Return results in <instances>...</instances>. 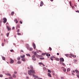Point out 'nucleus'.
<instances>
[{
  "label": "nucleus",
  "instance_id": "1",
  "mask_svg": "<svg viewBox=\"0 0 79 79\" xmlns=\"http://www.w3.org/2000/svg\"><path fill=\"white\" fill-rule=\"evenodd\" d=\"M28 74L30 76H32L34 77H36L37 78V76H36L34 75V74H35V70H28Z\"/></svg>",
  "mask_w": 79,
  "mask_h": 79
},
{
  "label": "nucleus",
  "instance_id": "2",
  "mask_svg": "<svg viewBox=\"0 0 79 79\" xmlns=\"http://www.w3.org/2000/svg\"><path fill=\"white\" fill-rule=\"evenodd\" d=\"M4 23H6L7 21V19L6 18H4L3 19Z\"/></svg>",
  "mask_w": 79,
  "mask_h": 79
},
{
  "label": "nucleus",
  "instance_id": "3",
  "mask_svg": "<svg viewBox=\"0 0 79 79\" xmlns=\"http://www.w3.org/2000/svg\"><path fill=\"white\" fill-rule=\"evenodd\" d=\"M32 44L34 49H35L36 48V47L35 46V44H34V43H33Z\"/></svg>",
  "mask_w": 79,
  "mask_h": 79
},
{
  "label": "nucleus",
  "instance_id": "4",
  "mask_svg": "<svg viewBox=\"0 0 79 79\" xmlns=\"http://www.w3.org/2000/svg\"><path fill=\"white\" fill-rule=\"evenodd\" d=\"M35 55L32 56V60L34 61H35Z\"/></svg>",
  "mask_w": 79,
  "mask_h": 79
},
{
  "label": "nucleus",
  "instance_id": "5",
  "mask_svg": "<svg viewBox=\"0 0 79 79\" xmlns=\"http://www.w3.org/2000/svg\"><path fill=\"white\" fill-rule=\"evenodd\" d=\"M44 5V2H43L41 1L40 3V6H42Z\"/></svg>",
  "mask_w": 79,
  "mask_h": 79
},
{
  "label": "nucleus",
  "instance_id": "6",
  "mask_svg": "<svg viewBox=\"0 0 79 79\" xmlns=\"http://www.w3.org/2000/svg\"><path fill=\"white\" fill-rule=\"evenodd\" d=\"M26 46H27V48L28 50H29V45L28 44H26Z\"/></svg>",
  "mask_w": 79,
  "mask_h": 79
},
{
  "label": "nucleus",
  "instance_id": "7",
  "mask_svg": "<svg viewBox=\"0 0 79 79\" xmlns=\"http://www.w3.org/2000/svg\"><path fill=\"white\" fill-rule=\"evenodd\" d=\"M60 61H62V62L64 61V59L63 58H60Z\"/></svg>",
  "mask_w": 79,
  "mask_h": 79
},
{
  "label": "nucleus",
  "instance_id": "8",
  "mask_svg": "<svg viewBox=\"0 0 79 79\" xmlns=\"http://www.w3.org/2000/svg\"><path fill=\"white\" fill-rule=\"evenodd\" d=\"M13 63H14V60H12V59H10V63L12 64Z\"/></svg>",
  "mask_w": 79,
  "mask_h": 79
},
{
  "label": "nucleus",
  "instance_id": "9",
  "mask_svg": "<svg viewBox=\"0 0 79 79\" xmlns=\"http://www.w3.org/2000/svg\"><path fill=\"white\" fill-rule=\"evenodd\" d=\"M71 56H73V58H76V56L75 55H73V54H70Z\"/></svg>",
  "mask_w": 79,
  "mask_h": 79
},
{
  "label": "nucleus",
  "instance_id": "10",
  "mask_svg": "<svg viewBox=\"0 0 79 79\" xmlns=\"http://www.w3.org/2000/svg\"><path fill=\"white\" fill-rule=\"evenodd\" d=\"M75 72H76V73H77V74H79V71H78L77 70V69H76L75 70Z\"/></svg>",
  "mask_w": 79,
  "mask_h": 79
},
{
  "label": "nucleus",
  "instance_id": "11",
  "mask_svg": "<svg viewBox=\"0 0 79 79\" xmlns=\"http://www.w3.org/2000/svg\"><path fill=\"white\" fill-rule=\"evenodd\" d=\"M2 58L3 60H4V61H5V57L3 56H2Z\"/></svg>",
  "mask_w": 79,
  "mask_h": 79
},
{
  "label": "nucleus",
  "instance_id": "12",
  "mask_svg": "<svg viewBox=\"0 0 79 79\" xmlns=\"http://www.w3.org/2000/svg\"><path fill=\"white\" fill-rule=\"evenodd\" d=\"M20 57L21 58H24V57H25V55H23V56H20Z\"/></svg>",
  "mask_w": 79,
  "mask_h": 79
},
{
  "label": "nucleus",
  "instance_id": "13",
  "mask_svg": "<svg viewBox=\"0 0 79 79\" xmlns=\"http://www.w3.org/2000/svg\"><path fill=\"white\" fill-rule=\"evenodd\" d=\"M7 28L8 29V31H10V30H11V28L9 27H7Z\"/></svg>",
  "mask_w": 79,
  "mask_h": 79
},
{
  "label": "nucleus",
  "instance_id": "14",
  "mask_svg": "<svg viewBox=\"0 0 79 79\" xmlns=\"http://www.w3.org/2000/svg\"><path fill=\"white\" fill-rule=\"evenodd\" d=\"M48 75L49 77H52V75H51V74L49 73H48Z\"/></svg>",
  "mask_w": 79,
  "mask_h": 79
},
{
  "label": "nucleus",
  "instance_id": "15",
  "mask_svg": "<svg viewBox=\"0 0 79 79\" xmlns=\"http://www.w3.org/2000/svg\"><path fill=\"white\" fill-rule=\"evenodd\" d=\"M22 61H26V60H25V59L24 58H22Z\"/></svg>",
  "mask_w": 79,
  "mask_h": 79
},
{
  "label": "nucleus",
  "instance_id": "16",
  "mask_svg": "<svg viewBox=\"0 0 79 79\" xmlns=\"http://www.w3.org/2000/svg\"><path fill=\"white\" fill-rule=\"evenodd\" d=\"M7 76H11V74L10 73H7L6 74Z\"/></svg>",
  "mask_w": 79,
  "mask_h": 79
},
{
  "label": "nucleus",
  "instance_id": "17",
  "mask_svg": "<svg viewBox=\"0 0 79 79\" xmlns=\"http://www.w3.org/2000/svg\"><path fill=\"white\" fill-rule=\"evenodd\" d=\"M13 77H15V78H16V75H15V74H13Z\"/></svg>",
  "mask_w": 79,
  "mask_h": 79
},
{
  "label": "nucleus",
  "instance_id": "18",
  "mask_svg": "<svg viewBox=\"0 0 79 79\" xmlns=\"http://www.w3.org/2000/svg\"><path fill=\"white\" fill-rule=\"evenodd\" d=\"M33 53H34V55H37V52H32Z\"/></svg>",
  "mask_w": 79,
  "mask_h": 79
},
{
  "label": "nucleus",
  "instance_id": "19",
  "mask_svg": "<svg viewBox=\"0 0 79 79\" xmlns=\"http://www.w3.org/2000/svg\"><path fill=\"white\" fill-rule=\"evenodd\" d=\"M18 64H21V62L19 61L17 62Z\"/></svg>",
  "mask_w": 79,
  "mask_h": 79
},
{
  "label": "nucleus",
  "instance_id": "20",
  "mask_svg": "<svg viewBox=\"0 0 79 79\" xmlns=\"http://www.w3.org/2000/svg\"><path fill=\"white\" fill-rule=\"evenodd\" d=\"M15 21H16V24H17V23H18V21L17 20V19H15Z\"/></svg>",
  "mask_w": 79,
  "mask_h": 79
},
{
  "label": "nucleus",
  "instance_id": "21",
  "mask_svg": "<svg viewBox=\"0 0 79 79\" xmlns=\"http://www.w3.org/2000/svg\"><path fill=\"white\" fill-rule=\"evenodd\" d=\"M33 50V49L32 48H29V50L30 51H32Z\"/></svg>",
  "mask_w": 79,
  "mask_h": 79
},
{
  "label": "nucleus",
  "instance_id": "22",
  "mask_svg": "<svg viewBox=\"0 0 79 79\" xmlns=\"http://www.w3.org/2000/svg\"><path fill=\"white\" fill-rule=\"evenodd\" d=\"M56 61H59L60 60V59H59V58H56Z\"/></svg>",
  "mask_w": 79,
  "mask_h": 79
},
{
  "label": "nucleus",
  "instance_id": "23",
  "mask_svg": "<svg viewBox=\"0 0 79 79\" xmlns=\"http://www.w3.org/2000/svg\"><path fill=\"white\" fill-rule=\"evenodd\" d=\"M20 59H21V58L20 57H18L17 58L18 60H20Z\"/></svg>",
  "mask_w": 79,
  "mask_h": 79
},
{
  "label": "nucleus",
  "instance_id": "24",
  "mask_svg": "<svg viewBox=\"0 0 79 79\" xmlns=\"http://www.w3.org/2000/svg\"><path fill=\"white\" fill-rule=\"evenodd\" d=\"M30 68L31 69V70H33V67H32V66H30Z\"/></svg>",
  "mask_w": 79,
  "mask_h": 79
},
{
  "label": "nucleus",
  "instance_id": "25",
  "mask_svg": "<svg viewBox=\"0 0 79 79\" xmlns=\"http://www.w3.org/2000/svg\"><path fill=\"white\" fill-rule=\"evenodd\" d=\"M26 55L28 56H31V55H30V54H27Z\"/></svg>",
  "mask_w": 79,
  "mask_h": 79
},
{
  "label": "nucleus",
  "instance_id": "26",
  "mask_svg": "<svg viewBox=\"0 0 79 79\" xmlns=\"http://www.w3.org/2000/svg\"><path fill=\"white\" fill-rule=\"evenodd\" d=\"M65 56H67V57H68V56H69V54H65Z\"/></svg>",
  "mask_w": 79,
  "mask_h": 79
},
{
  "label": "nucleus",
  "instance_id": "27",
  "mask_svg": "<svg viewBox=\"0 0 79 79\" xmlns=\"http://www.w3.org/2000/svg\"><path fill=\"white\" fill-rule=\"evenodd\" d=\"M17 35H21V34L19 33H17Z\"/></svg>",
  "mask_w": 79,
  "mask_h": 79
},
{
  "label": "nucleus",
  "instance_id": "28",
  "mask_svg": "<svg viewBox=\"0 0 79 79\" xmlns=\"http://www.w3.org/2000/svg\"><path fill=\"white\" fill-rule=\"evenodd\" d=\"M49 50L50 51H52V48L51 47H50L49 48Z\"/></svg>",
  "mask_w": 79,
  "mask_h": 79
},
{
  "label": "nucleus",
  "instance_id": "29",
  "mask_svg": "<svg viewBox=\"0 0 79 79\" xmlns=\"http://www.w3.org/2000/svg\"><path fill=\"white\" fill-rule=\"evenodd\" d=\"M36 78H37L38 79H42V78H41L39 77H38V76L36 77Z\"/></svg>",
  "mask_w": 79,
  "mask_h": 79
},
{
  "label": "nucleus",
  "instance_id": "30",
  "mask_svg": "<svg viewBox=\"0 0 79 79\" xmlns=\"http://www.w3.org/2000/svg\"><path fill=\"white\" fill-rule=\"evenodd\" d=\"M70 70H71V69H70L69 68H68L67 69V71H70Z\"/></svg>",
  "mask_w": 79,
  "mask_h": 79
},
{
  "label": "nucleus",
  "instance_id": "31",
  "mask_svg": "<svg viewBox=\"0 0 79 79\" xmlns=\"http://www.w3.org/2000/svg\"><path fill=\"white\" fill-rule=\"evenodd\" d=\"M46 53H42V55H45Z\"/></svg>",
  "mask_w": 79,
  "mask_h": 79
},
{
  "label": "nucleus",
  "instance_id": "32",
  "mask_svg": "<svg viewBox=\"0 0 79 79\" xmlns=\"http://www.w3.org/2000/svg\"><path fill=\"white\" fill-rule=\"evenodd\" d=\"M40 60H44V57H42V58H40Z\"/></svg>",
  "mask_w": 79,
  "mask_h": 79
},
{
  "label": "nucleus",
  "instance_id": "33",
  "mask_svg": "<svg viewBox=\"0 0 79 79\" xmlns=\"http://www.w3.org/2000/svg\"><path fill=\"white\" fill-rule=\"evenodd\" d=\"M10 52H14V51L12 49L10 50Z\"/></svg>",
  "mask_w": 79,
  "mask_h": 79
},
{
  "label": "nucleus",
  "instance_id": "34",
  "mask_svg": "<svg viewBox=\"0 0 79 79\" xmlns=\"http://www.w3.org/2000/svg\"><path fill=\"white\" fill-rule=\"evenodd\" d=\"M11 15H14V12H11Z\"/></svg>",
  "mask_w": 79,
  "mask_h": 79
},
{
  "label": "nucleus",
  "instance_id": "35",
  "mask_svg": "<svg viewBox=\"0 0 79 79\" xmlns=\"http://www.w3.org/2000/svg\"><path fill=\"white\" fill-rule=\"evenodd\" d=\"M62 64L64 66H65V64H64V63L62 62Z\"/></svg>",
  "mask_w": 79,
  "mask_h": 79
},
{
  "label": "nucleus",
  "instance_id": "36",
  "mask_svg": "<svg viewBox=\"0 0 79 79\" xmlns=\"http://www.w3.org/2000/svg\"><path fill=\"white\" fill-rule=\"evenodd\" d=\"M50 59H51V60H52V61H53V58L52 57H51L50 58Z\"/></svg>",
  "mask_w": 79,
  "mask_h": 79
},
{
  "label": "nucleus",
  "instance_id": "37",
  "mask_svg": "<svg viewBox=\"0 0 79 79\" xmlns=\"http://www.w3.org/2000/svg\"><path fill=\"white\" fill-rule=\"evenodd\" d=\"M48 73H51V71L50 70H48Z\"/></svg>",
  "mask_w": 79,
  "mask_h": 79
},
{
  "label": "nucleus",
  "instance_id": "38",
  "mask_svg": "<svg viewBox=\"0 0 79 79\" xmlns=\"http://www.w3.org/2000/svg\"><path fill=\"white\" fill-rule=\"evenodd\" d=\"M43 64L42 62H40L39 63V64Z\"/></svg>",
  "mask_w": 79,
  "mask_h": 79
},
{
  "label": "nucleus",
  "instance_id": "39",
  "mask_svg": "<svg viewBox=\"0 0 79 79\" xmlns=\"http://www.w3.org/2000/svg\"><path fill=\"white\" fill-rule=\"evenodd\" d=\"M63 71H64V72H66V69H63Z\"/></svg>",
  "mask_w": 79,
  "mask_h": 79
},
{
  "label": "nucleus",
  "instance_id": "40",
  "mask_svg": "<svg viewBox=\"0 0 79 79\" xmlns=\"http://www.w3.org/2000/svg\"><path fill=\"white\" fill-rule=\"evenodd\" d=\"M60 78H61L62 79H64V77H60Z\"/></svg>",
  "mask_w": 79,
  "mask_h": 79
},
{
  "label": "nucleus",
  "instance_id": "41",
  "mask_svg": "<svg viewBox=\"0 0 79 79\" xmlns=\"http://www.w3.org/2000/svg\"><path fill=\"white\" fill-rule=\"evenodd\" d=\"M9 79H13V77H9Z\"/></svg>",
  "mask_w": 79,
  "mask_h": 79
},
{
  "label": "nucleus",
  "instance_id": "42",
  "mask_svg": "<svg viewBox=\"0 0 79 79\" xmlns=\"http://www.w3.org/2000/svg\"><path fill=\"white\" fill-rule=\"evenodd\" d=\"M9 34H10V33H7V37H8L9 36Z\"/></svg>",
  "mask_w": 79,
  "mask_h": 79
},
{
  "label": "nucleus",
  "instance_id": "43",
  "mask_svg": "<svg viewBox=\"0 0 79 79\" xmlns=\"http://www.w3.org/2000/svg\"><path fill=\"white\" fill-rule=\"evenodd\" d=\"M36 57H39V55H36Z\"/></svg>",
  "mask_w": 79,
  "mask_h": 79
},
{
  "label": "nucleus",
  "instance_id": "44",
  "mask_svg": "<svg viewBox=\"0 0 79 79\" xmlns=\"http://www.w3.org/2000/svg\"><path fill=\"white\" fill-rule=\"evenodd\" d=\"M17 32H19V30L18 29Z\"/></svg>",
  "mask_w": 79,
  "mask_h": 79
},
{
  "label": "nucleus",
  "instance_id": "45",
  "mask_svg": "<svg viewBox=\"0 0 79 79\" xmlns=\"http://www.w3.org/2000/svg\"><path fill=\"white\" fill-rule=\"evenodd\" d=\"M49 53H47V54H46V55L47 56H49Z\"/></svg>",
  "mask_w": 79,
  "mask_h": 79
},
{
  "label": "nucleus",
  "instance_id": "46",
  "mask_svg": "<svg viewBox=\"0 0 79 79\" xmlns=\"http://www.w3.org/2000/svg\"><path fill=\"white\" fill-rule=\"evenodd\" d=\"M3 75H0V77H2Z\"/></svg>",
  "mask_w": 79,
  "mask_h": 79
},
{
  "label": "nucleus",
  "instance_id": "47",
  "mask_svg": "<svg viewBox=\"0 0 79 79\" xmlns=\"http://www.w3.org/2000/svg\"><path fill=\"white\" fill-rule=\"evenodd\" d=\"M20 24H23V22H22L21 21H20Z\"/></svg>",
  "mask_w": 79,
  "mask_h": 79
},
{
  "label": "nucleus",
  "instance_id": "48",
  "mask_svg": "<svg viewBox=\"0 0 79 79\" xmlns=\"http://www.w3.org/2000/svg\"><path fill=\"white\" fill-rule=\"evenodd\" d=\"M72 75H73V76H75V74H74V73H72Z\"/></svg>",
  "mask_w": 79,
  "mask_h": 79
},
{
  "label": "nucleus",
  "instance_id": "49",
  "mask_svg": "<svg viewBox=\"0 0 79 79\" xmlns=\"http://www.w3.org/2000/svg\"><path fill=\"white\" fill-rule=\"evenodd\" d=\"M76 12H77V13H79V11L78 10H77Z\"/></svg>",
  "mask_w": 79,
  "mask_h": 79
},
{
  "label": "nucleus",
  "instance_id": "50",
  "mask_svg": "<svg viewBox=\"0 0 79 79\" xmlns=\"http://www.w3.org/2000/svg\"><path fill=\"white\" fill-rule=\"evenodd\" d=\"M39 57H43V56L42 55H39Z\"/></svg>",
  "mask_w": 79,
  "mask_h": 79
},
{
  "label": "nucleus",
  "instance_id": "51",
  "mask_svg": "<svg viewBox=\"0 0 79 79\" xmlns=\"http://www.w3.org/2000/svg\"><path fill=\"white\" fill-rule=\"evenodd\" d=\"M77 77H78V78H79V74H77Z\"/></svg>",
  "mask_w": 79,
  "mask_h": 79
},
{
  "label": "nucleus",
  "instance_id": "52",
  "mask_svg": "<svg viewBox=\"0 0 79 79\" xmlns=\"http://www.w3.org/2000/svg\"><path fill=\"white\" fill-rule=\"evenodd\" d=\"M2 45L3 46H4V43H2Z\"/></svg>",
  "mask_w": 79,
  "mask_h": 79
},
{
  "label": "nucleus",
  "instance_id": "53",
  "mask_svg": "<svg viewBox=\"0 0 79 79\" xmlns=\"http://www.w3.org/2000/svg\"><path fill=\"white\" fill-rule=\"evenodd\" d=\"M14 73H15V74H17V72H16V71H15V72H14Z\"/></svg>",
  "mask_w": 79,
  "mask_h": 79
},
{
  "label": "nucleus",
  "instance_id": "54",
  "mask_svg": "<svg viewBox=\"0 0 79 79\" xmlns=\"http://www.w3.org/2000/svg\"><path fill=\"white\" fill-rule=\"evenodd\" d=\"M62 69H63H63H64V68L62 67Z\"/></svg>",
  "mask_w": 79,
  "mask_h": 79
},
{
  "label": "nucleus",
  "instance_id": "55",
  "mask_svg": "<svg viewBox=\"0 0 79 79\" xmlns=\"http://www.w3.org/2000/svg\"><path fill=\"white\" fill-rule=\"evenodd\" d=\"M53 58H55V56H52Z\"/></svg>",
  "mask_w": 79,
  "mask_h": 79
},
{
  "label": "nucleus",
  "instance_id": "56",
  "mask_svg": "<svg viewBox=\"0 0 79 79\" xmlns=\"http://www.w3.org/2000/svg\"><path fill=\"white\" fill-rule=\"evenodd\" d=\"M42 65H43V66H45V65L44 64H43V63L42 64Z\"/></svg>",
  "mask_w": 79,
  "mask_h": 79
},
{
  "label": "nucleus",
  "instance_id": "57",
  "mask_svg": "<svg viewBox=\"0 0 79 79\" xmlns=\"http://www.w3.org/2000/svg\"><path fill=\"white\" fill-rule=\"evenodd\" d=\"M27 79H29V78L28 77H27Z\"/></svg>",
  "mask_w": 79,
  "mask_h": 79
},
{
  "label": "nucleus",
  "instance_id": "58",
  "mask_svg": "<svg viewBox=\"0 0 79 79\" xmlns=\"http://www.w3.org/2000/svg\"><path fill=\"white\" fill-rule=\"evenodd\" d=\"M72 8H74V6H72Z\"/></svg>",
  "mask_w": 79,
  "mask_h": 79
},
{
  "label": "nucleus",
  "instance_id": "59",
  "mask_svg": "<svg viewBox=\"0 0 79 79\" xmlns=\"http://www.w3.org/2000/svg\"><path fill=\"white\" fill-rule=\"evenodd\" d=\"M76 61H77V60H75L74 62H75V63H76Z\"/></svg>",
  "mask_w": 79,
  "mask_h": 79
},
{
  "label": "nucleus",
  "instance_id": "60",
  "mask_svg": "<svg viewBox=\"0 0 79 79\" xmlns=\"http://www.w3.org/2000/svg\"><path fill=\"white\" fill-rule=\"evenodd\" d=\"M52 75H53V76H54V75H55V74L54 73H53L52 74Z\"/></svg>",
  "mask_w": 79,
  "mask_h": 79
},
{
  "label": "nucleus",
  "instance_id": "61",
  "mask_svg": "<svg viewBox=\"0 0 79 79\" xmlns=\"http://www.w3.org/2000/svg\"><path fill=\"white\" fill-rule=\"evenodd\" d=\"M15 29V27H13L12 29Z\"/></svg>",
  "mask_w": 79,
  "mask_h": 79
},
{
  "label": "nucleus",
  "instance_id": "62",
  "mask_svg": "<svg viewBox=\"0 0 79 79\" xmlns=\"http://www.w3.org/2000/svg\"><path fill=\"white\" fill-rule=\"evenodd\" d=\"M57 55H59V53H57Z\"/></svg>",
  "mask_w": 79,
  "mask_h": 79
},
{
  "label": "nucleus",
  "instance_id": "63",
  "mask_svg": "<svg viewBox=\"0 0 79 79\" xmlns=\"http://www.w3.org/2000/svg\"><path fill=\"white\" fill-rule=\"evenodd\" d=\"M73 73H75V71L74 70L73 71Z\"/></svg>",
  "mask_w": 79,
  "mask_h": 79
},
{
  "label": "nucleus",
  "instance_id": "64",
  "mask_svg": "<svg viewBox=\"0 0 79 79\" xmlns=\"http://www.w3.org/2000/svg\"><path fill=\"white\" fill-rule=\"evenodd\" d=\"M71 4V2H70V4Z\"/></svg>",
  "mask_w": 79,
  "mask_h": 79
}]
</instances>
